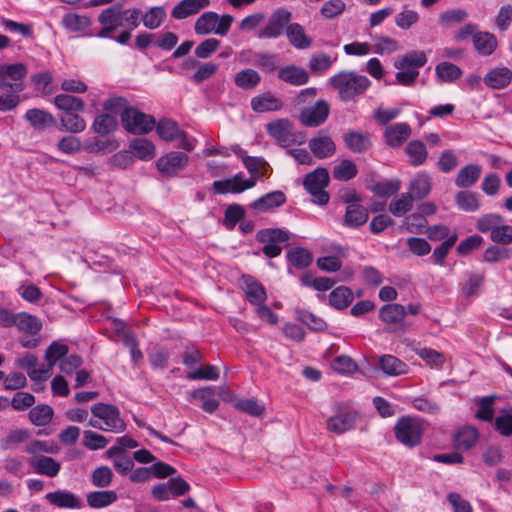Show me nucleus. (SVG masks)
I'll return each mask as SVG.
<instances>
[{"label":"nucleus","instance_id":"nucleus-58","mask_svg":"<svg viewBox=\"0 0 512 512\" xmlns=\"http://www.w3.org/2000/svg\"><path fill=\"white\" fill-rule=\"evenodd\" d=\"M435 70L437 76L444 82H453L462 75L461 69L449 62L438 64Z\"/></svg>","mask_w":512,"mask_h":512},{"label":"nucleus","instance_id":"nucleus-22","mask_svg":"<svg viewBox=\"0 0 512 512\" xmlns=\"http://www.w3.org/2000/svg\"><path fill=\"white\" fill-rule=\"evenodd\" d=\"M242 288L247 300L252 305H260L265 303L267 299L266 290L263 285L251 276H243Z\"/></svg>","mask_w":512,"mask_h":512},{"label":"nucleus","instance_id":"nucleus-1","mask_svg":"<svg viewBox=\"0 0 512 512\" xmlns=\"http://www.w3.org/2000/svg\"><path fill=\"white\" fill-rule=\"evenodd\" d=\"M27 74L28 68L23 63L0 64V88L7 90L0 94V112L12 111L20 104L19 93L25 88Z\"/></svg>","mask_w":512,"mask_h":512},{"label":"nucleus","instance_id":"nucleus-31","mask_svg":"<svg viewBox=\"0 0 512 512\" xmlns=\"http://www.w3.org/2000/svg\"><path fill=\"white\" fill-rule=\"evenodd\" d=\"M473 44L479 54L489 56L496 50L498 41L492 33L478 31L474 34Z\"/></svg>","mask_w":512,"mask_h":512},{"label":"nucleus","instance_id":"nucleus-36","mask_svg":"<svg viewBox=\"0 0 512 512\" xmlns=\"http://www.w3.org/2000/svg\"><path fill=\"white\" fill-rule=\"evenodd\" d=\"M14 326L31 335L37 334L42 329L41 321L27 312L16 313Z\"/></svg>","mask_w":512,"mask_h":512},{"label":"nucleus","instance_id":"nucleus-47","mask_svg":"<svg viewBox=\"0 0 512 512\" xmlns=\"http://www.w3.org/2000/svg\"><path fill=\"white\" fill-rule=\"evenodd\" d=\"M353 298V293L348 287L339 286L330 293L329 302L336 309H344L352 303Z\"/></svg>","mask_w":512,"mask_h":512},{"label":"nucleus","instance_id":"nucleus-63","mask_svg":"<svg viewBox=\"0 0 512 512\" xmlns=\"http://www.w3.org/2000/svg\"><path fill=\"white\" fill-rule=\"evenodd\" d=\"M502 216L498 214H485L482 215L478 220L476 227L482 233L489 232L490 235L492 231L496 229L501 223H503Z\"/></svg>","mask_w":512,"mask_h":512},{"label":"nucleus","instance_id":"nucleus-32","mask_svg":"<svg viewBox=\"0 0 512 512\" xmlns=\"http://www.w3.org/2000/svg\"><path fill=\"white\" fill-rule=\"evenodd\" d=\"M344 142L354 153H363L372 145L369 135L358 131H348L344 135Z\"/></svg>","mask_w":512,"mask_h":512},{"label":"nucleus","instance_id":"nucleus-16","mask_svg":"<svg viewBox=\"0 0 512 512\" xmlns=\"http://www.w3.org/2000/svg\"><path fill=\"white\" fill-rule=\"evenodd\" d=\"M250 104L256 113L276 112L284 106L283 101L269 91L252 97Z\"/></svg>","mask_w":512,"mask_h":512},{"label":"nucleus","instance_id":"nucleus-10","mask_svg":"<svg viewBox=\"0 0 512 512\" xmlns=\"http://www.w3.org/2000/svg\"><path fill=\"white\" fill-rule=\"evenodd\" d=\"M291 17L292 14L290 11L284 8L277 9L270 15L265 25L258 31L257 37L259 39L278 38L288 26Z\"/></svg>","mask_w":512,"mask_h":512},{"label":"nucleus","instance_id":"nucleus-51","mask_svg":"<svg viewBox=\"0 0 512 512\" xmlns=\"http://www.w3.org/2000/svg\"><path fill=\"white\" fill-rule=\"evenodd\" d=\"M68 353V346L65 344H60L58 342H53L47 348L45 352V359L47 361L46 369H49V376L51 375V371L53 366L57 363V361L62 360L64 356Z\"/></svg>","mask_w":512,"mask_h":512},{"label":"nucleus","instance_id":"nucleus-14","mask_svg":"<svg viewBox=\"0 0 512 512\" xmlns=\"http://www.w3.org/2000/svg\"><path fill=\"white\" fill-rule=\"evenodd\" d=\"M308 146L313 155L319 159L331 157L336 151L334 141L325 130H320L312 137Z\"/></svg>","mask_w":512,"mask_h":512},{"label":"nucleus","instance_id":"nucleus-46","mask_svg":"<svg viewBox=\"0 0 512 512\" xmlns=\"http://www.w3.org/2000/svg\"><path fill=\"white\" fill-rule=\"evenodd\" d=\"M117 500V494L111 490L90 492L87 495V503L92 508H103Z\"/></svg>","mask_w":512,"mask_h":512},{"label":"nucleus","instance_id":"nucleus-50","mask_svg":"<svg viewBox=\"0 0 512 512\" xmlns=\"http://www.w3.org/2000/svg\"><path fill=\"white\" fill-rule=\"evenodd\" d=\"M455 201L458 207L464 211L473 212L480 208L479 195L471 191L458 192Z\"/></svg>","mask_w":512,"mask_h":512},{"label":"nucleus","instance_id":"nucleus-45","mask_svg":"<svg viewBox=\"0 0 512 512\" xmlns=\"http://www.w3.org/2000/svg\"><path fill=\"white\" fill-rule=\"evenodd\" d=\"M167 17V13L162 6H154L142 14L144 27L155 30L162 25Z\"/></svg>","mask_w":512,"mask_h":512},{"label":"nucleus","instance_id":"nucleus-18","mask_svg":"<svg viewBox=\"0 0 512 512\" xmlns=\"http://www.w3.org/2000/svg\"><path fill=\"white\" fill-rule=\"evenodd\" d=\"M412 129L407 123H396L388 126L384 131L386 144L389 147H400L410 136Z\"/></svg>","mask_w":512,"mask_h":512},{"label":"nucleus","instance_id":"nucleus-12","mask_svg":"<svg viewBox=\"0 0 512 512\" xmlns=\"http://www.w3.org/2000/svg\"><path fill=\"white\" fill-rule=\"evenodd\" d=\"M189 161V156L184 152L172 151L161 156L156 166L158 171L165 177H173L183 170Z\"/></svg>","mask_w":512,"mask_h":512},{"label":"nucleus","instance_id":"nucleus-48","mask_svg":"<svg viewBox=\"0 0 512 512\" xmlns=\"http://www.w3.org/2000/svg\"><path fill=\"white\" fill-rule=\"evenodd\" d=\"M52 418L53 409L46 404L37 405L29 412V419L36 426H46Z\"/></svg>","mask_w":512,"mask_h":512},{"label":"nucleus","instance_id":"nucleus-6","mask_svg":"<svg viewBox=\"0 0 512 512\" xmlns=\"http://www.w3.org/2000/svg\"><path fill=\"white\" fill-rule=\"evenodd\" d=\"M121 122L124 129L132 134H147L155 128L156 121L151 115L136 108L128 107L121 112Z\"/></svg>","mask_w":512,"mask_h":512},{"label":"nucleus","instance_id":"nucleus-23","mask_svg":"<svg viewBox=\"0 0 512 512\" xmlns=\"http://www.w3.org/2000/svg\"><path fill=\"white\" fill-rule=\"evenodd\" d=\"M289 43L296 49H309L313 40L306 34V31L299 23H288L285 29Z\"/></svg>","mask_w":512,"mask_h":512},{"label":"nucleus","instance_id":"nucleus-60","mask_svg":"<svg viewBox=\"0 0 512 512\" xmlns=\"http://www.w3.org/2000/svg\"><path fill=\"white\" fill-rule=\"evenodd\" d=\"M30 436L27 429H16L9 432V434L1 440V448L3 450L13 449L17 444L25 442Z\"/></svg>","mask_w":512,"mask_h":512},{"label":"nucleus","instance_id":"nucleus-42","mask_svg":"<svg viewBox=\"0 0 512 512\" xmlns=\"http://www.w3.org/2000/svg\"><path fill=\"white\" fill-rule=\"evenodd\" d=\"M478 439V432L473 427L460 429L454 437V446L457 450L466 451L475 445Z\"/></svg>","mask_w":512,"mask_h":512},{"label":"nucleus","instance_id":"nucleus-26","mask_svg":"<svg viewBox=\"0 0 512 512\" xmlns=\"http://www.w3.org/2000/svg\"><path fill=\"white\" fill-rule=\"evenodd\" d=\"M483 81L491 89H503L511 83L512 71L507 67H496L485 75Z\"/></svg>","mask_w":512,"mask_h":512},{"label":"nucleus","instance_id":"nucleus-41","mask_svg":"<svg viewBox=\"0 0 512 512\" xmlns=\"http://www.w3.org/2000/svg\"><path fill=\"white\" fill-rule=\"evenodd\" d=\"M406 309L401 304H387L379 310L380 319L387 324H397L403 321Z\"/></svg>","mask_w":512,"mask_h":512},{"label":"nucleus","instance_id":"nucleus-61","mask_svg":"<svg viewBox=\"0 0 512 512\" xmlns=\"http://www.w3.org/2000/svg\"><path fill=\"white\" fill-rule=\"evenodd\" d=\"M417 355L428 365L433 367H442L445 363L444 354L432 348H420L416 351Z\"/></svg>","mask_w":512,"mask_h":512},{"label":"nucleus","instance_id":"nucleus-29","mask_svg":"<svg viewBox=\"0 0 512 512\" xmlns=\"http://www.w3.org/2000/svg\"><path fill=\"white\" fill-rule=\"evenodd\" d=\"M232 150L242 159L244 166L253 178H261L264 175L261 169H266V162L262 158L248 156L246 151L237 145Z\"/></svg>","mask_w":512,"mask_h":512},{"label":"nucleus","instance_id":"nucleus-37","mask_svg":"<svg viewBox=\"0 0 512 512\" xmlns=\"http://www.w3.org/2000/svg\"><path fill=\"white\" fill-rule=\"evenodd\" d=\"M30 464L36 473L49 477L57 476L61 468L59 462L47 456L34 458L30 461Z\"/></svg>","mask_w":512,"mask_h":512},{"label":"nucleus","instance_id":"nucleus-28","mask_svg":"<svg viewBox=\"0 0 512 512\" xmlns=\"http://www.w3.org/2000/svg\"><path fill=\"white\" fill-rule=\"evenodd\" d=\"M286 202V196L282 191H273L256 199L251 207L258 212H266L270 209L278 208Z\"/></svg>","mask_w":512,"mask_h":512},{"label":"nucleus","instance_id":"nucleus-24","mask_svg":"<svg viewBox=\"0 0 512 512\" xmlns=\"http://www.w3.org/2000/svg\"><path fill=\"white\" fill-rule=\"evenodd\" d=\"M369 217L368 210L360 203L347 205L343 224L349 228L356 229L364 225Z\"/></svg>","mask_w":512,"mask_h":512},{"label":"nucleus","instance_id":"nucleus-38","mask_svg":"<svg viewBox=\"0 0 512 512\" xmlns=\"http://www.w3.org/2000/svg\"><path fill=\"white\" fill-rule=\"evenodd\" d=\"M54 105L65 112H81L84 110L85 103L81 98L70 94H58L54 97Z\"/></svg>","mask_w":512,"mask_h":512},{"label":"nucleus","instance_id":"nucleus-56","mask_svg":"<svg viewBox=\"0 0 512 512\" xmlns=\"http://www.w3.org/2000/svg\"><path fill=\"white\" fill-rule=\"evenodd\" d=\"M253 63L266 72H273L278 67V59L275 54L269 52H257L253 54Z\"/></svg>","mask_w":512,"mask_h":512},{"label":"nucleus","instance_id":"nucleus-43","mask_svg":"<svg viewBox=\"0 0 512 512\" xmlns=\"http://www.w3.org/2000/svg\"><path fill=\"white\" fill-rule=\"evenodd\" d=\"M260 81V74L256 70L250 68L239 71L234 77L235 85L244 90L255 88Z\"/></svg>","mask_w":512,"mask_h":512},{"label":"nucleus","instance_id":"nucleus-20","mask_svg":"<svg viewBox=\"0 0 512 512\" xmlns=\"http://www.w3.org/2000/svg\"><path fill=\"white\" fill-rule=\"evenodd\" d=\"M279 80L293 86L305 85L309 82V73L302 67L286 65L278 70Z\"/></svg>","mask_w":512,"mask_h":512},{"label":"nucleus","instance_id":"nucleus-39","mask_svg":"<svg viewBox=\"0 0 512 512\" xmlns=\"http://www.w3.org/2000/svg\"><path fill=\"white\" fill-rule=\"evenodd\" d=\"M129 149L137 158L144 161L151 160L155 156V145L145 138L132 140Z\"/></svg>","mask_w":512,"mask_h":512},{"label":"nucleus","instance_id":"nucleus-8","mask_svg":"<svg viewBox=\"0 0 512 512\" xmlns=\"http://www.w3.org/2000/svg\"><path fill=\"white\" fill-rule=\"evenodd\" d=\"M256 239L264 245L262 248L264 255L273 258L281 254V245L288 242L289 233L278 228H266L257 232Z\"/></svg>","mask_w":512,"mask_h":512},{"label":"nucleus","instance_id":"nucleus-52","mask_svg":"<svg viewBox=\"0 0 512 512\" xmlns=\"http://www.w3.org/2000/svg\"><path fill=\"white\" fill-rule=\"evenodd\" d=\"M62 24L70 31H83L91 25L89 17L76 13H68L63 16Z\"/></svg>","mask_w":512,"mask_h":512},{"label":"nucleus","instance_id":"nucleus-25","mask_svg":"<svg viewBox=\"0 0 512 512\" xmlns=\"http://www.w3.org/2000/svg\"><path fill=\"white\" fill-rule=\"evenodd\" d=\"M356 413L341 412L327 419V429L336 434H342L351 430L356 421Z\"/></svg>","mask_w":512,"mask_h":512},{"label":"nucleus","instance_id":"nucleus-35","mask_svg":"<svg viewBox=\"0 0 512 512\" xmlns=\"http://www.w3.org/2000/svg\"><path fill=\"white\" fill-rule=\"evenodd\" d=\"M101 25H110L117 29L123 25V5L117 3L104 9L98 16Z\"/></svg>","mask_w":512,"mask_h":512},{"label":"nucleus","instance_id":"nucleus-44","mask_svg":"<svg viewBox=\"0 0 512 512\" xmlns=\"http://www.w3.org/2000/svg\"><path fill=\"white\" fill-rule=\"evenodd\" d=\"M155 127L159 137L166 142L173 141L180 136L181 130L177 122L172 119L162 118Z\"/></svg>","mask_w":512,"mask_h":512},{"label":"nucleus","instance_id":"nucleus-7","mask_svg":"<svg viewBox=\"0 0 512 512\" xmlns=\"http://www.w3.org/2000/svg\"><path fill=\"white\" fill-rule=\"evenodd\" d=\"M329 183V174L325 168H317L306 175L303 185L313 197L312 201L318 205H326L329 194L324 190Z\"/></svg>","mask_w":512,"mask_h":512},{"label":"nucleus","instance_id":"nucleus-53","mask_svg":"<svg viewBox=\"0 0 512 512\" xmlns=\"http://www.w3.org/2000/svg\"><path fill=\"white\" fill-rule=\"evenodd\" d=\"M92 128L97 134L105 136L116 130L117 120L110 114H101L94 119Z\"/></svg>","mask_w":512,"mask_h":512},{"label":"nucleus","instance_id":"nucleus-9","mask_svg":"<svg viewBox=\"0 0 512 512\" xmlns=\"http://www.w3.org/2000/svg\"><path fill=\"white\" fill-rule=\"evenodd\" d=\"M95 418L101 420L104 431L120 433L125 430V423L120 418L119 409L110 404L96 403L91 407Z\"/></svg>","mask_w":512,"mask_h":512},{"label":"nucleus","instance_id":"nucleus-15","mask_svg":"<svg viewBox=\"0 0 512 512\" xmlns=\"http://www.w3.org/2000/svg\"><path fill=\"white\" fill-rule=\"evenodd\" d=\"M256 182L254 179H243L241 174L235 175L231 179L215 181L213 188L218 194L241 193L247 189L253 188Z\"/></svg>","mask_w":512,"mask_h":512},{"label":"nucleus","instance_id":"nucleus-57","mask_svg":"<svg viewBox=\"0 0 512 512\" xmlns=\"http://www.w3.org/2000/svg\"><path fill=\"white\" fill-rule=\"evenodd\" d=\"M332 174L337 180L348 181L356 176L357 167L351 160L344 159L333 168Z\"/></svg>","mask_w":512,"mask_h":512},{"label":"nucleus","instance_id":"nucleus-3","mask_svg":"<svg viewBox=\"0 0 512 512\" xmlns=\"http://www.w3.org/2000/svg\"><path fill=\"white\" fill-rule=\"evenodd\" d=\"M427 62L423 51H412L400 57L394 66L399 71L396 73V81L403 86H411L419 76V69Z\"/></svg>","mask_w":512,"mask_h":512},{"label":"nucleus","instance_id":"nucleus-13","mask_svg":"<svg viewBox=\"0 0 512 512\" xmlns=\"http://www.w3.org/2000/svg\"><path fill=\"white\" fill-rule=\"evenodd\" d=\"M266 131L281 146L286 147L296 141L293 124L288 118H280L269 122L266 125Z\"/></svg>","mask_w":512,"mask_h":512},{"label":"nucleus","instance_id":"nucleus-54","mask_svg":"<svg viewBox=\"0 0 512 512\" xmlns=\"http://www.w3.org/2000/svg\"><path fill=\"white\" fill-rule=\"evenodd\" d=\"M413 200L411 194L403 193L389 204V211L395 217H402L412 209Z\"/></svg>","mask_w":512,"mask_h":512},{"label":"nucleus","instance_id":"nucleus-27","mask_svg":"<svg viewBox=\"0 0 512 512\" xmlns=\"http://www.w3.org/2000/svg\"><path fill=\"white\" fill-rule=\"evenodd\" d=\"M24 117L29 124L38 131H44L48 127L53 126L56 122L51 113L38 108L27 110Z\"/></svg>","mask_w":512,"mask_h":512},{"label":"nucleus","instance_id":"nucleus-11","mask_svg":"<svg viewBox=\"0 0 512 512\" xmlns=\"http://www.w3.org/2000/svg\"><path fill=\"white\" fill-rule=\"evenodd\" d=\"M329 114V103L324 99H319L313 105L301 110L299 121L306 127H318L327 120Z\"/></svg>","mask_w":512,"mask_h":512},{"label":"nucleus","instance_id":"nucleus-49","mask_svg":"<svg viewBox=\"0 0 512 512\" xmlns=\"http://www.w3.org/2000/svg\"><path fill=\"white\" fill-rule=\"evenodd\" d=\"M61 129L71 133H80L86 128V121L76 112H68L60 118Z\"/></svg>","mask_w":512,"mask_h":512},{"label":"nucleus","instance_id":"nucleus-2","mask_svg":"<svg viewBox=\"0 0 512 512\" xmlns=\"http://www.w3.org/2000/svg\"><path fill=\"white\" fill-rule=\"evenodd\" d=\"M329 84L337 91L340 100L348 102L363 95L370 87L371 81L355 71H340L329 79Z\"/></svg>","mask_w":512,"mask_h":512},{"label":"nucleus","instance_id":"nucleus-30","mask_svg":"<svg viewBox=\"0 0 512 512\" xmlns=\"http://www.w3.org/2000/svg\"><path fill=\"white\" fill-rule=\"evenodd\" d=\"M431 188V177L427 173H418L411 181L407 193L411 194L413 199L420 200L430 193Z\"/></svg>","mask_w":512,"mask_h":512},{"label":"nucleus","instance_id":"nucleus-19","mask_svg":"<svg viewBox=\"0 0 512 512\" xmlns=\"http://www.w3.org/2000/svg\"><path fill=\"white\" fill-rule=\"evenodd\" d=\"M45 499L57 508L79 509L82 507L81 500L72 492L65 490L49 492L45 495Z\"/></svg>","mask_w":512,"mask_h":512},{"label":"nucleus","instance_id":"nucleus-21","mask_svg":"<svg viewBox=\"0 0 512 512\" xmlns=\"http://www.w3.org/2000/svg\"><path fill=\"white\" fill-rule=\"evenodd\" d=\"M210 5V0H182L171 11L174 19L182 20L197 14Z\"/></svg>","mask_w":512,"mask_h":512},{"label":"nucleus","instance_id":"nucleus-55","mask_svg":"<svg viewBox=\"0 0 512 512\" xmlns=\"http://www.w3.org/2000/svg\"><path fill=\"white\" fill-rule=\"evenodd\" d=\"M332 64L333 59L330 55L326 53H316L310 57L308 67L311 72L315 74H323L330 69Z\"/></svg>","mask_w":512,"mask_h":512},{"label":"nucleus","instance_id":"nucleus-59","mask_svg":"<svg viewBox=\"0 0 512 512\" xmlns=\"http://www.w3.org/2000/svg\"><path fill=\"white\" fill-rule=\"evenodd\" d=\"M287 258L292 265L298 268H305L309 266L310 263L312 262V255L310 254V252L302 247L291 249L287 253Z\"/></svg>","mask_w":512,"mask_h":512},{"label":"nucleus","instance_id":"nucleus-17","mask_svg":"<svg viewBox=\"0 0 512 512\" xmlns=\"http://www.w3.org/2000/svg\"><path fill=\"white\" fill-rule=\"evenodd\" d=\"M17 365L25 369L30 379L34 382L42 383L49 378V369L44 365L37 368L38 358L34 354H26L24 357L17 359Z\"/></svg>","mask_w":512,"mask_h":512},{"label":"nucleus","instance_id":"nucleus-4","mask_svg":"<svg viewBox=\"0 0 512 512\" xmlns=\"http://www.w3.org/2000/svg\"><path fill=\"white\" fill-rule=\"evenodd\" d=\"M426 427V422L420 418L402 417L395 425V436L401 444L412 448L421 443Z\"/></svg>","mask_w":512,"mask_h":512},{"label":"nucleus","instance_id":"nucleus-5","mask_svg":"<svg viewBox=\"0 0 512 512\" xmlns=\"http://www.w3.org/2000/svg\"><path fill=\"white\" fill-rule=\"evenodd\" d=\"M234 21V17L230 14H224L221 17L212 11L203 13L194 24V31L197 35H207L215 33L225 36Z\"/></svg>","mask_w":512,"mask_h":512},{"label":"nucleus","instance_id":"nucleus-40","mask_svg":"<svg viewBox=\"0 0 512 512\" xmlns=\"http://www.w3.org/2000/svg\"><path fill=\"white\" fill-rule=\"evenodd\" d=\"M405 153L409 157L410 164L415 167L424 164L428 156L425 144L420 140L410 141L405 148Z\"/></svg>","mask_w":512,"mask_h":512},{"label":"nucleus","instance_id":"nucleus-33","mask_svg":"<svg viewBox=\"0 0 512 512\" xmlns=\"http://www.w3.org/2000/svg\"><path fill=\"white\" fill-rule=\"evenodd\" d=\"M379 367L387 376H399L408 372L406 363L389 354L380 357Z\"/></svg>","mask_w":512,"mask_h":512},{"label":"nucleus","instance_id":"nucleus-64","mask_svg":"<svg viewBox=\"0 0 512 512\" xmlns=\"http://www.w3.org/2000/svg\"><path fill=\"white\" fill-rule=\"evenodd\" d=\"M492 242L506 246L512 244V226L500 224L490 235Z\"/></svg>","mask_w":512,"mask_h":512},{"label":"nucleus","instance_id":"nucleus-34","mask_svg":"<svg viewBox=\"0 0 512 512\" xmlns=\"http://www.w3.org/2000/svg\"><path fill=\"white\" fill-rule=\"evenodd\" d=\"M481 175V168L476 164H470L461 168L455 178V185L459 188H468L474 185Z\"/></svg>","mask_w":512,"mask_h":512},{"label":"nucleus","instance_id":"nucleus-62","mask_svg":"<svg viewBox=\"0 0 512 512\" xmlns=\"http://www.w3.org/2000/svg\"><path fill=\"white\" fill-rule=\"evenodd\" d=\"M399 49L398 42L387 36L374 37V52L379 55L391 54Z\"/></svg>","mask_w":512,"mask_h":512}]
</instances>
